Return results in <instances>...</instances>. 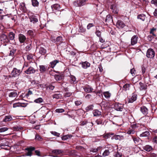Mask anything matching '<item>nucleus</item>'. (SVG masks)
Here are the masks:
<instances>
[{"mask_svg": "<svg viewBox=\"0 0 157 157\" xmlns=\"http://www.w3.org/2000/svg\"><path fill=\"white\" fill-rule=\"evenodd\" d=\"M13 119L12 117L10 116H6L4 119L3 120V121L4 122H7L11 121Z\"/></svg>", "mask_w": 157, "mask_h": 157, "instance_id": "nucleus-29", "label": "nucleus"}, {"mask_svg": "<svg viewBox=\"0 0 157 157\" xmlns=\"http://www.w3.org/2000/svg\"><path fill=\"white\" fill-rule=\"evenodd\" d=\"M28 34L32 37H33L35 36V34L33 31L32 30H29L28 31Z\"/></svg>", "mask_w": 157, "mask_h": 157, "instance_id": "nucleus-35", "label": "nucleus"}, {"mask_svg": "<svg viewBox=\"0 0 157 157\" xmlns=\"http://www.w3.org/2000/svg\"><path fill=\"white\" fill-rule=\"evenodd\" d=\"M140 139L139 138H133V141L136 144H138V142L139 141Z\"/></svg>", "mask_w": 157, "mask_h": 157, "instance_id": "nucleus-57", "label": "nucleus"}, {"mask_svg": "<svg viewBox=\"0 0 157 157\" xmlns=\"http://www.w3.org/2000/svg\"><path fill=\"white\" fill-rule=\"evenodd\" d=\"M40 71L41 73H43L45 72L47 68V67L45 65H40L39 66Z\"/></svg>", "mask_w": 157, "mask_h": 157, "instance_id": "nucleus-22", "label": "nucleus"}, {"mask_svg": "<svg viewBox=\"0 0 157 157\" xmlns=\"http://www.w3.org/2000/svg\"><path fill=\"white\" fill-rule=\"evenodd\" d=\"M151 3L152 4H154L157 7V0H152Z\"/></svg>", "mask_w": 157, "mask_h": 157, "instance_id": "nucleus-64", "label": "nucleus"}, {"mask_svg": "<svg viewBox=\"0 0 157 157\" xmlns=\"http://www.w3.org/2000/svg\"><path fill=\"white\" fill-rule=\"evenodd\" d=\"M46 52V50L43 47H40L39 49V53L42 55H44Z\"/></svg>", "mask_w": 157, "mask_h": 157, "instance_id": "nucleus-28", "label": "nucleus"}, {"mask_svg": "<svg viewBox=\"0 0 157 157\" xmlns=\"http://www.w3.org/2000/svg\"><path fill=\"white\" fill-rule=\"evenodd\" d=\"M82 102L80 101H75V104L76 106H78L81 105Z\"/></svg>", "mask_w": 157, "mask_h": 157, "instance_id": "nucleus-62", "label": "nucleus"}, {"mask_svg": "<svg viewBox=\"0 0 157 157\" xmlns=\"http://www.w3.org/2000/svg\"><path fill=\"white\" fill-rule=\"evenodd\" d=\"M113 155L115 157H121L122 153L121 150H117V151H115Z\"/></svg>", "mask_w": 157, "mask_h": 157, "instance_id": "nucleus-16", "label": "nucleus"}, {"mask_svg": "<svg viewBox=\"0 0 157 157\" xmlns=\"http://www.w3.org/2000/svg\"><path fill=\"white\" fill-rule=\"evenodd\" d=\"M19 7L20 10L23 11H25L26 10L25 4L24 2L21 3Z\"/></svg>", "mask_w": 157, "mask_h": 157, "instance_id": "nucleus-23", "label": "nucleus"}, {"mask_svg": "<svg viewBox=\"0 0 157 157\" xmlns=\"http://www.w3.org/2000/svg\"><path fill=\"white\" fill-rule=\"evenodd\" d=\"M70 79H71V82L72 83H73L75 82L76 81V78L73 75L71 76L70 77Z\"/></svg>", "mask_w": 157, "mask_h": 157, "instance_id": "nucleus-46", "label": "nucleus"}, {"mask_svg": "<svg viewBox=\"0 0 157 157\" xmlns=\"http://www.w3.org/2000/svg\"><path fill=\"white\" fill-rule=\"evenodd\" d=\"M30 21L31 22L34 23L38 21L37 18L34 17H32L30 18Z\"/></svg>", "mask_w": 157, "mask_h": 157, "instance_id": "nucleus-39", "label": "nucleus"}, {"mask_svg": "<svg viewBox=\"0 0 157 157\" xmlns=\"http://www.w3.org/2000/svg\"><path fill=\"white\" fill-rule=\"evenodd\" d=\"M94 105H90L86 108V111H89L92 110L93 109Z\"/></svg>", "mask_w": 157, "mask_h": 157, "instance_id": "nucleus-43", "label": "nucleus"}, {"mask_svg": "<svg viewBox=\"0 0 157 157\" xmlns=\"http://www.w3.org/2000/svg\"><path fill=\"white\" fill-rule=\"evenodd\" d=\"M64 110L63 109H57L56 110V111L57 113H61L64 112Z\"/></svg>", "mask_w": 157, "mask_h": 157, "instance_id": "nucleus-59", "label": "nucleus"}, {"mask_svg": "<svg viewBox=\"0 0 157 157\" xmlns=\"http://www.w3.org/2000/svg\"><path fill=\"white\" fill-rule=\"evenodd\" d=\"M72 94V93L71 92H67L65 93L64 94V97H68L71 96Z\"/></svg>", "mask_w": 157, "mask_h": 157, "instance_id": "nucleus-61", "label": "nucleus"}, {"mask_svg": "<svg viewBox=\"0 0 157 157\" xmlns=\"http://www.w3.org/2000/svg\"><path fill=\"white\" fill-rule=\"evenodd\" d=\"M145 15L144 14H140L139 15L137 16V18L138 19L141 20V21H144L145 19Z\"/></svg>", "mask_w": 157, "mask_h": 157, "instance_id": "nucleus-30", "label": "nucleus"}, {"mask_svg": "<svg viewBox=\"0 0 157 157\" xmlns=\"http://www.w3.org/2000/svg\"><path fill=\"white\" fill-rule=\"evenodd\" d=\"M32 6L34 7H38L39 6V2L37 0H31Z\"/></svg>", "mask_w": 157, "mask_h": 157, "instance_id": "nucleus-26", "label": "nucleus"}, {"mask_svg": "<svg viewBox=\"0 0 157 157\" xmlns=\"http://www.w3.org/2000/svg\"><path fill=\"white\" fill-rule=\"evenodd\" d=\"M95 33L96 35L99 37H101V32L100 31L98 30H97L96 31Z\"/></svg>", "mask_w": 157, "mask_h": 157, "instance_id": "nucleus-54", "label": "nucleus"}, {"mask_svg": "<svg viewBox=\"0 0 157 157\" xmlns=\"http://www.w3.org/2000/svg\"><path fill=\"white\" fill-rule=\"evenodd\" d=\"M54 77L55 79L57 81H60L62 79V76L61 75H56Z\"/></svg>", "mask_w": 157, "mask_h": 157, "instance_id": "nucleus-40", "label": "nucleus"}, {"mask_svg": "<svg viewBox=\"0 0 157 157\" xmlns=\"http://www.w3.org/2000/svg\"><path fill=\"white\" fill-rule=\"evenodd\" d=\"M130 85L128 84H126L123 86V90L126 91L128 90L129 89Z\"/></svg>", "mask_w": 157, "mask_h": 157, "instance_id": "nucleus-36", "label": "nucleus"}, {"mask_svg": "<svg viewBox=\"0 0 157 157\" xmlns=\"http://www.w3.org/2000/svg\"><path fill=\"white\" fill-rule=\"evenodd\" d=\"M111 17L109 15H108L106 17V18L105 19V21H109L111 20Z\"/></svg>", "mask_w": 157, "mask_h": 157, "instance_id": "nucleus-58", "label": "nucleus"}, {"mask_svg": "<svg viewBox=\"0 0 157 157\" xmlns=\"http://www.w3.org/2000/svg\"><path fill=\"white\" fill-rule=\"evenodd\" d=\"M141 111L142 113L146 115L148 113V109L145 106H142L141 107Z\"/></svg>", "mask_w": 157, "mask_h": 157, "instance_id": "nucleus-19", "label": "nucleus"}, {"mask_svg": "<svg viewBox=\"0 0 157 157\" xmlns=\"http://www.w3.org/2000/svg\"><path fill=\"white\" fill-rule=\"evenodd\" d=\"M16 52V50L13 49H12L10 50V53L9 54V55L10 56H13Z\"/></svg>", "mask_w": 157, "mask_h": 157, "instance_id": "nucleus-55", "label": "nucleus"}, {"mask_svg": "<svg viewBox=\"0 0 157 157\" xmlns=\"http://www.w3.org/2000/svg\"><path fill=\"white\" fill-rule=\"evenodd\" d=\"M99 150L98 147L97 148H92L90 150V151L91 152H93V153H96L98 152V151Z\"/></svg>", "mask_w": 157, "mask_h": 157, "instance_id": "nucleus-50", "label": "nucleus"}, {"mask_svg": "<svg viewBox=\"0 0 157 157\" xmlns=\"http://www.w3.org/2000/svg\"><path fill=\"white\" fill-rule=\"evenodd\" d=\"M143 149L147 151H150L152 149V147L149 145H146L143 147Z\"/></svg>", "mask_w": 157, "mask_h": 157, "instance_id": "nucleus-20", "label": "nucleus"}, {"mask_svg": "<svg viewBox=\"0 0 157 157\" xmlns=\"http://www.w3.org/2000/svg\"><path fill=\"white\" fill-rule=\"evenodd\" d=\"M18 39L20 43H23L25 41L26 37L24 35L20 34L18 35Z\"/></svg>", "mask_w": 157, "mask_h": 157, "instance_id": "nucleus-10", "label": "nucleus"}, {"mask_svg": "<svg viewBox=\"0 0 157 157\" xmlns=\"http://www.w3.org/2000/svg\"><path fill=\"white\" fill-rule=\"evenodd\" d=\"M26 105L23 103H21L19 102L15 103L13 104V107L16 108L17 107H25L26 106Z\"/></svg>", "mask_w": 157, "mask_h": 157, "instance_id": "nucleus-18", "label": "nucleus"}, {"mask_svg": "<svg viewBox=\"0 0 157 157\" xmlns=\"http://www.w3.org/2000/svg\"><path fill=\"white\" fill-rule=\"evenodd\" d=\"M135 131L133 129L130 128L127 132V133L128 134H133L135 133Z\"/></svg>", "mask_w": 157, "mask_h": 157, "instance_id": "nucleus-45", "label": "nucleus"}, {"mask_svg": "<svg viewBox=\"0 0 157 157\" xmlns=\"http://www.w3.org/2000/svg\"><path fill=\"white\" fill-rule=\"evenodd\" d=\"M155 56V52L152 49H148L147 52V57L152 58Z\"/></svg>", "mask_w": 157, "mask_h": 157, "instance_id": "nucleus-5", "label": "nucleus"}, {"mask_svg": "<svg viewBox=\"0 0 157 157\" xmlns=\"http://www.w3.org/2000/svg\"><path fill=\"white\" fill-rule=\"evenodd\" d=\"M8 36L10 40H14L15 34L13 32H10Z\"/></svg>", "mask_w": 157, "mask_h": 157, "instance_id": "nucleus-32", "label": "nucleus"}, {"mask_svg": "<svg viewBox=\"0 0 157 157\" xmlns=\"http://www.w3.org/2000/svg\"><path fill=\"white\" fill-rule=\"evenodd\" d=\"M21 72L22 71L21 70L17 69L16 68H14L11 72V75L12 77H16L19 76Z\"/></svg>", "mask_w": 157, "mask_h": 157, "instance_id": "nucleus-2", "label": "nucleus"}, {"mask_svg": "<svg viewBox=\"0 0 157 157\" xmlns=\"http://www.w3.org/2000/svg\"><path fill=\"white\" fill-rule=\"evenodd\" d=\"M86 0H77L73 2V4L76 6H81L85 5Z\"/></svg>", "mask_w": 157, "mask_h": 157, "instance_id": "nucleus-4", "label": "nucleus"}, {"mask_svg": "<svg viewBox=\"0 0 157 157\" xmlns=\"http://www.w3.org/2000/svg\"><path fill=\"white\" fill-rule=\"evenodd\" d=\"M63 151L59 149H55L52 151V153L55 155H60L63 152Z\"/></svg>", "mask_w": 157, "mask_h": 157, "instance_id": "nucleus-15", "label": "nucleus"}, {"mask_svg": "<svg viewBox=\"0 0 157 157\" xmlns=\"http://www.w3.org/2000/svg\"><path fill=\"white\" fill-rule=\"evenodd\" d=\"M103 94L105 97L106 98H109L111 95V94L108 91L104 92Z\"/></svg>", "mask_w": 157, "mask_h": 157, "instance_id": "nucleus-33", "label": "nucleus"}, {"mask_svg": "<svg viewBox=\"0 0 157 157\" xmlns=\"http://www.w3.org/2000/svg\"><path fill=\"white\" fill-rule=\"evenodd\" d=\"M63 38L61 36H58L56 38V43L62 42Z\"/></svg>", "mask_w": 157, "mask_h": 157, "instance_id": "nucleus-37", "label": "nucleus"}, {"mask_svg": "<svg viewBox=\"0 0 157 157\" xmlns=\"http://www.w3.org/2000/svg\"><path fill=\"white\" fill-rule=\"evenodd\" d=\"M51 8L52 10L57 15H59L60 14L61 11L60 10V7L59 4H56L53 5L51 6Z\"/></svg>", "mask_w": 157, "mask_h": 157, "instance_id": "nucleus-1", "label": "nucleus"}, {"mask_svg": "<svg viewBox=\"0 0 157 157\" xmlns=\"http://www.w3.org/2000/svg\"><path fill=\"white\" fill-rule=\"evenodd\" d=\"M25 72L27 74L34 73L36 70L32 67H30Z\"/></svg>", "mask_w": 157, "mask_h": 157, "instance_id": "nucleus-9", "label": "nucleus"}, {"mask_svg": "<svg viewBox=\"0 0 157 157\" xmlns=\"http://www.w3.org/2000/svg\"><path fill=\"white\" fill-rule=\"evenodd\" d=\"M8 129V128L7 127H3L1 128H0V132H4L6 131H7Z\"/></svg>", "mask_w": 157, "mask_h": 157, "instance_id": "nucleus-53", "label": "nucleus"}, {"mask_svg": "<svg viewBox=\"0 0 157 157\" xmlns=\"http://www.w3.org/2000/svg\"><path fill=\"white\" fill-rule=\"evenodd\" d=\"M52 97L53 98L59 99L61 98L62 97V96L61 94H55L53 95Z\"/></svg>", "mask_w": 157, "mask_h": 157, "instance_id": "nucleus-34", "label": "nucleus"}, {"mask_svg": "<svg viewBox=\"0 0 157 157\" xmlns=\"http://www.w3.org/2000/svg\"><path fill=\"white\" fill-rule=\"evenodd\" d=\"M140 89L141 90H145L147 88L146 85L144 84L141 82H140Z\"/></svg>", "mask_w": 157, "mask_h": 157, "instance_id": "nucleus-31", "label": "nucleus"}, {"mask_svg": "<svg viewBox=\"0 0 157 157\" xmlns=\"http://www.w3.org/2000/svg\"><path fill=\"white\" fill-rule=\"evenodd\" d=\"M136 71L135 69L132 68L131 69L130 71V72L131 74L133 76H134L135 75V72Z\"/></svg>", "mask_w": 157, "mask_h": 157, "instance_id": "nucleus-63", "label": "nucleus"}, {"mask_svg": "<svg viewBox=\"0 0 157 157\" xmlns=\"http://www.w3.org/2000/svg\"><path fill=\"white\" fill-rule=\"evenodd\" d=\"M93 114L94 116L98 117L101 115V112L98 110L96 109L93 111Z\"/></svg>", "mask_w": 157, "mask_h": 157, "instance_id": "nucleus-25", "label": "nucleus"}, {"mask_svg": "<svg viewBox=\"0 0 157 157\" xmlns=\"http://www.w3.org/2000/svg\"><path fill=\"white\" fill-rule=\"evenodd\" d=\"M17 95V92L16 91H13L10 93L9 96L10 97H15Z\"/></svg>", "mask_w": 157, "mask_h": 157, "instance_id": "nucleus-27", "label": "nucleus"}, {"mask_svg": "<svg viewBox=\"0 0 157 157\" xmlns=\"http://www.w3.org/2000/svg\"><path fill=\"white\" fill-rule=\"evenodd\" d=\"M50 133L52 135H54L55 136H57V137H59L60 134L59 133L55 131H51L50 132Z\"/></svg>", "mask_w": 157, "mask_h": 157, "instance_id": "nucleus-49", "label": "nucleus"}, {"mask_svg": "<svg viewBox=\"0 0 157 157\" xmlns=\"http://www.w3.org/2000/svg\"><path fill=\"white\" fill-rule=\"evenodd\" d=\"M83 89L85 92L87 93L92 92L93 90V89L89 86H85L84 87Z\"/></svg>", "mask_w": 157, "mask_h": 157, "instance_id": "nucleus-17", "label": "nucleus"}, {"mask_svg": "<svg viewBox=\"0 0 157 157\" xmlns=\"http://www.w3.org/2000/svg\"><path fill=\"white\" fill-rule=\"evenodd\" d=\"M138 37L137 35H134L132 37L131 40V44L132 45H134L137 42Z\"/></svg>", "mask_w": 157, "mask_h": 157, "instance_id": "nucleus-8", "label": "nucleus"}, {"mask_svg": "<svg viewBox=\"0 0 157 157\" xmlns=\"http://www.w3.org/2000/svg\"><path fill=\"white\" fill-rule=\"evenodd\" d=\"M43 100L41 98H39L34 100V102L36 103H40L43 102Z\"/></svg>", "mask_w": 157, "mask_h": 157, "instance_id": "nucleus-47", "label": "nucleus"}, {"mask_svg": "<svg viewBox=\"0 0 157 157\" xmlns=\"http://www.w3.org/2000/svg\"><path fill=\"white\" fill-rule=\"evenodd\" d=\"M86 29L82 26H80L79 27V31L80 32L83 33L86 31Z\"/></svg>", "mask_w": 157, "mask_h": 157, "instance_id": "nucleus-48", "label": "nucleus"}, {"mask_svg": "<svg viewBox=\"0 0 157 157\" xmlns=\"http://www.w3.org/2000/svg\"><path fill=\"white\" fill-rule=\"evenodd\" d=\"M111 9L112 12L114 13L117 14L118 13V10L117 7V6L115 4H113L111 6Z\"/></svg>", "mask_w": 157, "mask_h": 157, "instance_id": "nucleus-11", "label": "nucleus"}, {"mask_svg": "<svg viewBox=\"0 0 157 157\" xmlns=\"http://www.w3.org/2000/svg\"><path fill=\"white\" fill-rule=\"evenodd\" d=\"M56 36L54 35H52L51 38V40L54 43H56Z\"/></svg>", "mask_w": 157, "mask_h": 157, "instance_id": "nucleus-56", "label": "nucleus"}, {"mask_svg": "<svg viewBox=\"0 0 157 157\" xmlns=\"http://www.w3.org/2000/svg\"><path fill=\"white\" fill-rule=\"evenodd\" d=\"M59 61L58 60H54L52 62H51L50 63V66L51 67L53 68L56 66V64L58 63Z\"/></svg>", "mask_w": 157, "mask_h": 157, "instance_id": "nucleus-24", "label": "nucleus"}, {"mask_svg": "<svg viewBox=\"0 0 157 157\" xmlns=\"http://www.w3.org/2000/svg\"><path fill=\"white\" fill-rule=\"evenodd\" d=\"M117 26L119 29L123 28L125 26L124 22L121 21H118L117 23Z\"/></svg>", "mask_w": 157, "mask_h": 157, "instance_id": "nucleus-13", "label": "nucleus"}, {"mask_svg": "<svg viewBox=\"0 0 157 157\" xmlns=\"http://www.w3.org/2000/svg\"><path fill=\"white\" fill-rule=\"evenodd\" d=\"M96 123L98 125L101 124H102V121L101 119H98L95 121Z\"/></svg>", "mask_w": 157, "mask_h": 157, "instance_id": "nucleus-60", "label": "nucleus"}, {"mask_svg": "<svg viewBox=\"0 0 157 157\" xmlns=\"http://www.w3.org/2000/svg\"><path fill=\"white\" fill-rule=\"evenodd\" d=\"M125 135V133L124 132H122L119 135H114L113 138L116 140H122L124 138V136Z\"/></svg>", "mask_w": 157, "mask_h": 157, "instance_id": "nucleus-6", "label": "nucleus"}, {"mask_svg": "<svg viewBox=\"0 0 157 157\" xmlns=\"http://www.w3.org/2000/svg\"><path fill=\"white\" fill-rule=\"evenodd\" d=\"M82 67L83 68L86 69L90 66V64L87 62H83L82 64Z\"/></svg>", "mask_w": 157, "mask_h": 157, "instance_id": "nucleus-21", "label": "nucleus"}, {"mask_svg": "<svg viewBox=\"0 0 157 157\" xmlns=\"http://www.w3.org/2000/svg\"><path fill=\"white\" fill-rule=\"evenodd\" d=\"M110 152L108 150H106L102 154L103 156L105 157L108 155L109 154Z\"/></svg>", "mask_w": 157, "mask_h": 157, "instance_id": "nucleus-42", "label": "nucleus"}, {"mask_svg": "<svg viewBox=\"0 0 157 157\" xmlns=\"http://www.w3.org/2000/svg\"><path fill=\"white\" fill-rule=\"evenodd\" d=\"M137 95L133 94L131 97L129 98L128 102L132 103L136 100L137 98Z\"/></svg>", "mask_w": 157, "mask_h": 157, "instance_id": "nucleus-14", "label": "nucleus"}, {"mask_svg": "<svg viewBox=\"0 0 157 157\" xmlns=\"http://www.w3.org/2000/svg\"><path fill=\"white\" fill-rule=\"evenodd\" d=\"M114 107L117 110L121 111H122L124 108V106L122 104L117 103L115 104Z\"/></svg>", "mask_w": 157, "mask_h": 157, "instance_id": "nucleus-7", "label": "nucleus"}, {"mask_svg": "<svg viewBox=\"0 0 157 157\" xmlns=\"http://www.w3.org/2000/svg\"><path fill=\"white\" fill-rule=\"evenodd\" d=\"M71 137H72L71 136H69L68 135H65V136H64L63 137H62V139L63 140H66L68 139L69 138H70Z\"/></svg>", "mask_w": 157, "mask_h": 157, "instance_id": "nucleus-44", "label": "nucleus"}, {"mask_svg": "<svg viewBox=\"0 0 157 157\" xmlns=\"http://www.w3.org/2000/svg\"><path fill=\"white\" fill-rule=\"evenodd\" d=\"M113 133H111V134L109 133H107L105 135H104V137L105 139H107L110 137V135H113Z\"/></svg>", "mask_w": 157, "mask_h": 157, "instance_id": "nucleus-51", "label": "nucleus"}, {"mask_svg": "<svg viewBox=\"0 0 157 157\" xmlns=\"http://www.w3.org/2000/svg\"><path fill=\"white\" fill-rule=\"evenodd\" d=\"M149 134V132L148 131H145L140 134V137L147 136H148Z\"/></svg>", "mask_w": 157, "mask_h": 157, "instance_id": "nucleus-38", "label": "nucleus"}, {"mask_svg": "<svg viewBox=\"0 0 157 157\" xmlns=\"http://www.w3.org/2000/svg\"><path fill=\"white\" fill-rule=\"evenodd\" d=\"M33 55L32 54H29L27 56V59L29 60H31L33 59Z\"/></svg>", "mask_w": 157, "mask_h": 157, "instance_id": "nucleus-52", "label": "nucleus"}, {"mask_svg": "<svg viewBox=\"0 0 157 157\" xmlns=\"http://www.w3.org/2000/svg\"><path fill=\"white\" fill-rule=\"evenodd\" d=\"M35 149V148L33 147H30L26 149L28 151V152L26 154L27 156H31L32 154V151Z\"/></svg>", "mask_w": 157, "mask_h": 157, "instance_id": "nucleus-12", "label": "nucleus"}, {"mask_svg": "<svg viewBox=\"0 0 157 157\" xmlns=\"http://www.w3.org/2000/svg\"><path fill=\"white\" fill-rule=\"evenodd\" d=\"M0 39L2 43H4V45H5L7 43L10 42L9 40L7 37V36L4 34H2L1 35Z\"/></svg>", "mask_w": 157, "mask_h": 157, "instance_id": "nucleus-3", "label": "nucleus"}, {"mask_svg": "<svg viewBox=\"0 0 157 157\" xmlns=\"http://www.w3.org/2000/svg\"><path fill=\"white\" fill-rule=\"evenodd\" d=\"M156 29L153 28L151 29L150 33L151 34L154 36H155V32L156 31Z\"/></svg>", "mask_w": 157, "mask_h": 157, "instance_id": "nucleus-41", "label": "nucleus"}]
</instances>
